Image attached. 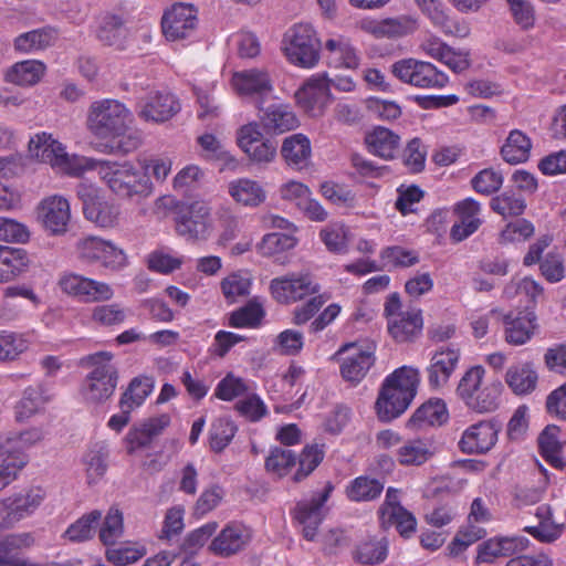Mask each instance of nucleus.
Returning <instances> with one entry per match:
<instances>
[{
  "label": "nucleus",
  "instance_id": "nucleus-1",
  "mask_svg": "<svg viewBox=\"0 0 566 566\" xmlns=\"http://www.w3.org/2000/svg\"><path fill=\"white\" fill-rule=\"evenodd\" d=\"M132 122L130 111L123 103L111 98L92 103L87 114L88 130L99 138L112 139L113 148L125 154L135 150L140 144L138 136H126Z\"/></svg>",
  "mask_w": 566,
  "mask_h": 566
},
{
  "label": "nucleus",
  "instance_id": "nucleus-2",
  "mask_svg": "<svg viewBox=\"0 0 566 566\" xmlns=\"http://www.w3.org/2000/svg\"><path fill=\"white\" fill-rule=\"evenodd\" d=\"M101 180L107 188L122 199L139 201L154 192V182L140 169L137 161H98L94 166Z\"/></svg>",
  "mask_w": 566,
  "mask_h": 566
},
{
  "label": "nucleus",
  "instance_id": "nucleus-3",
  "mask_svg": "<svg viewBox=\"0 0 566 566\" xmlns=\"http://www.w3.org/2000/svg\"><path fill=\"white\" fill-rule=\"evenodd\" d=\"M419 382L420 371L412 366H401L389 374L376 401L379 419L390 421L403 413L416 397Z\"/></svg>",
  "mask_w": 566,
  "mask_h": 566
},
{
  "label": "nucleus",
  "instance_id": "nucleus-4",
  "mask_svg": "<svg viewBox=\"0 0 566 566\" xmlns=\"http://www.w3.org/2000/svg\"><path fill=\"white\" fill-rule=\"evenodd\" d=\"M419 382L420 371L412 366H401L389 374L376 401L379 419L390 421L403 413L416 397Z\"/></svg>",
  "mask_w": 566,
  "mask_h": 566
},
{
  "label": "nucleus",
  "instance_id": "nucleus-5",
  "mask_svg": "<svg viewBox=\"0 0 566 566\" xmlns=\"http://www.w3.org/2000/svg\"><path fill=\"white\" fill-rule=\"evenodd\" d=\"M28 154L30 158L71 177H80L94 166L93 158L69 154L66 147L48 132H38L30 137Z\"/></svg>",
  "mask_w": 566,
  "mask_h": 566
},
{
  "label": "nucleus",
  "instance_id": "nucleus-6",
  "mask_svg": "<svg viewBox=\"0 0 566 566\" xmlns=\"http://www.w3.org/2000/svg\"><path fill=\"white\" fill-rule=\"evenodd\" d=\"M281 52L293 66L312 70L321 60L322 42L315 27L297 22L289 27L281 40Z\"/></svg>",
  "mask_w": 566,
  "mask_h": 566
},
{
  "label": "nucleus",
  "instance_id": "nucleus-7",
  "mask_svg": "<svg viewBox=\"0 0 566 566\" xmlns=\"http://www.w3.org/2000/svg\"><path fill=\"white\" fill-rule=\"evenodd\" d=\"M113 358V353L102 350L81 359V365L90 369L82 387V395L86 401L99 403L113 396L118 382V371Z\"/></svg>",
  "mask_w": 566,
  "mask_h": 566
},
{
  "label": "nucleus",
  "instance_id": "nucleus-8",
  "mask_svg": "<svg viewBox=\"0 0 566 566\" xmlns=\"http://www.w3.org/2000/svg\"><path fill=\"white\" fill-rule=\"evenodd\" d=\"M485 369L481 365L468 368L459 380L457 395L470 409L479 412H492L500 405L502 384L485 382Z\"/></svg>",
  "mask_w": 566,
  "mask_h": 566
},
{
  "label": "nucleus",
  "instance_id": "nucleus-9",
  "mask_svg": "<svg viewBox=\"0 0 566 566\" xmlns=\"http://www.w3.org/2000/svg\"><path fill=\"white\" fill-rule=\"evenodd\" d=\"M76 258L85 264H97L101 268L118 272L127 266L125 251L113 241L96 235L80 238L75 243Z\"/></svg>",
  "mask_w": 566,
  "mask_h": 566
},
{
  "label": "nucleus",
  "instance_id": "nucleus-10",
  "mask_svg": "<svg viewBox=\"0 0 566 566\" xmlns=\"http://www.w3.org/2000/svg\"><path fill=\"white\" fill-rule=\"evenodd\" d=\"M376 344L360 340L343 345L334 355L339 363L342 378L353 386L359 384L375 364Z\"/></svg>",
  "mask_w": 566,
  "mask_h": 566
},
{
  "label": "nucleus",
  "instance_id": "nucleus-11",
  "mask_svg": "<svg viewBox=\"0 0 566 566\" xmlns=\"http://www.w3.org/2000/svg\"><path fill=\"white\" fill-rule=\"evenodd\" d=\"M57 286L63 294L82 303H104L115 295L114 289L107 282L73 271L62 272Z\"/></svg>",
  "mask_w": 566,
  "mask_h": 566
},
{
  "label": "nucleus",
  "instance_id": "nucleus-12",
  "mask_svg": "<svg viewBox=\"0 0 566 566\" xmlns=\"http://www.w3.org/2000/svg\"><path fill=\"white\" fill-rule=\"evenodd\" d=\"M391 73L400 82L423 90L443 88L449 77L432 63L417 59H401L391 65Z\"/></svg>",
  "mask_w": 566,
  "mask_h": 566
},
{
  "label": "nucleus",
  "instance_id": "nucleus-13",
  "mask_svg": "<svg viewBox=\"0 0 566 566\" xmlns=\"http://www.w3.org/2000/svg\"><path fill=\"white\" fill-rule=\"evenodd\" d=\"M40 486L23 489L0 502V528H9L33 515L45 500Z\"/></svg>",
  "mask_w": 566,
  "mask_h": 566
},
{
  "label": "nucleus",
  "instance_id": "nucleus-14",
  "mask_svg": "<svg viewBox=\"0 0 566 566\" xmlns=\"http://www.w3.org/2000/svg\"><path fill=\"white\" fill-rule=\"evenodd\" d=\"M270 294L280 304H293L319 292L321 286L307 272H291L271 280Z\"/></svg>",
  "mask_w": 566,
  "mask_h": 566
},
{
  "label": "nucleus",
  "instance_id": "nucleus-15",
  "mask_svg": "<svg viewBox=\"0 0 566 566\" xmlns=\"http://www.w3.org/2000/svg\"><path fill=\"white\" fill-rule=\"evenodd\" d=\"M76 193L83 202V212L88 221L104 229L114 228L118 224L119 206L99 197L97 187L81 182L76 187Z\"/></svg>",
  "mask_w": 566,
  "mask_h": 566
},
{
  "label": "nucleus",
  "instance_id": "nucleus-16",
  "mask_svg": "<svg viewBox=\"0 0 566 566\" xmlns=\"http://www.w3.org/2000/svg\"><path fill=\"white\" fill-rule=\"evenodd\" d=\"M211 208L205 201H192L177 218V232L192 241H207L213 233Z\"/></svg>",
  "mask_w": 566,
  "mask_h": 566
},
{
  "label": "nucleus",
  "instance_id": "nucleus-17",
  "mask_svg": "<svg viewBox=\"0 0 566 566\" xmlns=\"http://www.w3.org/2000/svg\"><path fill=\"white\" fill-rule=\"evenodd\" d=\"M297 105L310 116L319 117L333 99L328 76L325 73L312 75L296 92Z\"/></svg>",
  "mask_w": 566,
  "mask_h": 566
},
{
  "label": "nucleus",
  "instance_id": "nucleus-18",
  "mask_svg": "<svg viewBox=\"0 0 566 566\" xmlns=\"http://www.w3.org/2000/svg\"><path fill=\"white\" fill-rule=\"evenodd\" d=\"M198 27V10L190 3H175L161 19V28L168 41H180L195 35Z\"/></svg>",
  "mask_w": 566,
  "mask_h": 566
},
{
  "label": "nucleus",
  "instance_id": "nucleus-19",
  "mask_svg": "<svg viewBox=\"0 0 566 566\" xmlns=\"http://www.w3.org/2000/svg\"><path fill=\"white\" fill-rule=\"evenodd\" d=\"M36 218L51 234H64L71 220L69 200L60 195L43 198L36 207Z\"/></svg>",
  "mask_w": 566,
  "mask_h": 566
},
{
  "label": "nucleus",
  "instance_id": "nucleus-20",
  "mask_svg": "<svg viewBox=\"0 0 566 566\" xmlns=\"http://www.w3.org/2000/svg\"><path fill=\"white\" fill-rule=\"evenodd\" d=\"M230 84L241 97L263 99L274 91L272 77L266 69L252 67L234 72Z\"/></svg>",
  "mask_w": 566,
  "mask_h": 566
},
{
  "label": "nucleus",
  "instance_id": "nucleus-21",
  "mask_svg": "<svg viewBox=\"0 0 566 566\" xmlns=\"http://www.w3.org/2000/svg\"><path fill=\"white\" fill-rule=\"evenodd\" d=\"M333 485L327 483L324 489L308 501H302L295 509V520L301 526L302 534L307 541H314L323 521L324 505L331 496Z\"/></svg>",
  "mask_w": 566,
  "mask_h": 566
},
{
  "label": "nucleus",
  "instance_id": "nucleus-22",
  "mask_svg": "<svg viewBox=\"0 0 566 566\" xmlns=\"http://www.w3.org/2000/svg\"><path fill=\"white\" fill-rule=\"evenodd\" d=\"M180 111V103L170 92L156 91L148 93L138 103V116L153 123H164Z\"/></svg>",
  "mask_w": 566,
  "mask_h": 566
},
{
  "label": "nucleus",
  "instance_id": "nucleus-23",
  "mask_svg": "<svg viewBox=\"0 0 566 566\" xmlns=\"http://www.w3.org/2000/svg\"><path fill=\"white\" fill-rule=\"evenodd\" d=\"M499 431L492 421L482 420L473 423L463 431L459 448L467 454H484L495 446Z\"/></svg>",
  "mask_w": 566,
  "mask_h": 566
},
{
  "label": "nucleus",
  "instance_id": "nucleus-24",
  "mask_svg": "<svg viewBox=\"0 0 566 566\" xmlns=\"http://www.w3.org/2000/svg\"><path fill=\"white\" fill-rule=\"evenodd\" d=\"M501 322L504 324V338L513 346L528 343L538 327L534 310L521 311L516 314L502 312Z\"/></svg>",
  "mask_w": 566,
  "mask_h": 566
},
{
  "label": "nucleus",
  "instance_id": "nucleus-25",
  "mask_svg": "<svg viewBox=\"0 0 566 566\" xmlns=\"http://www.w3.org/2000/svg\"><path fill=\"white\" fill-rule=\"evenodd\" d=\"M460 350L455 347H441L430 357L427 367L428 382L433 389L444 387L460 361Z\"/></svg>",
  "mask_w": 566,
  "mask_h": 566
},
{
  "label": "nucleus",
  "instance_id": "nucleus-26",
  "mask_svg": "<svg viewBox=\"0 0 566 566\" xmlns=\"http://www.w3.org/2000/svg\"><path fill=\"white\" fill-rule=\"evenodd\" d=\"M458 221L451 227L450 238L461 242L472 235L482 224L481 205L473 198L458 201L453 207Z\"/></svg>",
  "mask_w": 566,
  "mask_h": 566
},
{
  "label": "nucleus",
  "instance_id": "nucleus-27",
  "mask_svg": "<svg viewBox=\"0 0 566 566\" xmlns=\"http://www.w3.org/2000/svg\"><path fill=\"white\" fill-rule=\"evenodd\" d=\"M530 539L525 536H496L478 547L476 562L492 563L499 557H506L527 549Z\"/></svg>",
  "mask_w": 566,
  "mask_h": 566
},
{
  "label": "nucleus",
  "instance_id": "nucleus-28",
  "mask_svg": "<svg viewBox=\"0 0 566 566\" xmlns=\"http://www.w3.org/2000/svg\"><path fill=\"white\" fill-rule=\"evenodd\" d=\"M358 28L376 39L398 38L412 32L415 22L406 17L382 20L364 18L358 22Z\"/></svg>",
  "mask_w": 566,
  "mask_h": 566
},
{
  "label": "nucleus",
  "instance_id": "nucleus-29",
  "mask_svg": "<svg viewBox=\"0 0 566 566\" xmlns=\"http://www.w3.org/2000/svg\"><path fill=\"white\" fill-rule=\"evenodd\" d=\"M281 156L290 168L297 171L306 169L312 161L310 138L301 133L285 137L281 146Z\"/></svg>",
  "mask_w": 566,
  "mask_h": 566
},
{
  "label": "nucleus",
  "instance_id": "nucleus-30",
  "mask_svg": "<svg viewBox=\"0 0 566 566\" xmlns=\"http://www.w3.org/2000/svg\"><path fill=\"white\" fill-rule=\"evenodd\" d=\"M32 533L11 534L0 539V566H38L20 553L19 549L34 545Z\"/></svg>",
  "mask_w": 566,
  "mask_h": 566
},
{
  "label": "nucleus",
  "instance_id": "nucleus-31",
  "mask_svg": "<svg viewBox=\"0 0 566 566\" xmlns=\"http://www.w3.org/2000/svg\"><path fill=\"white\" fill-rule=\"evenodd\" d=\"M228 193L235 203L247 208H256L266 200L263 186L245 177L231 180L228 184Z\"/></svg>",
  "mask_w": 566,
  "mask_h": 566
},
{
  "label": "nucleus",
  "instance_id": "nucleus-32",
  "mask_svg": "<svg viewBox=\"0 0 566 566\" xmlns=\"http://www.w3.org/2000/svg\"><path fill=\"white\" fill-rule=\"evenodd\" d=\"M324 49L331 64L335 67L355 70L360 64V56L357 49L349 39L336 35L326 40Z\"/></svg>",
  "mask_w": 566,
  "mask_h": 566
},
{
  "label": "nucleus",
  "instance_id": "nucleus-33",
  "mask_svg": "<svg viewBox=\"0 0 566 566\" xmlns=\"http://www.w3.org/2000/svg\"><path fill=\"white\" fill-rule=\"evenodd\" d=\"M94 33L105 45L114 46L117 50L126 48L127 30L116 15L104 14L98 17L95 21Z\"/></svg>",
  "mask_w": 566,
  "mask_h": 566
},
{
  "label": "nucleus",
  "instance_id": "nucleus-34",
  "mask_svg": "<svg viewBox=\"0 0 566 566\" xmlns=\"http://www.w3.org/2000/svg\"><path fill=\"white\" fill-rule=\"evenodd\" d=\"M30 258L25 250L0 245V283L14 280L28 270Z\"/></svg>",
  "mask_w": 566,
  "mask_h": 566
},
{
  "label": "nucleus",
  "instance_id": "nucleus-35",
  "mask_svg": "<svg viewBox=\"0 0 566 566\" xmlns=\"http://www.w3.org/2000/svg\"><path fill=\"white\" fill-rule=\"evenodd\" d=\"M423 319L419 308L405 311L402 316L390 318L388 332L399 343L412 340L420 335Z\"/></svg>",
  "mask_w": 566,
  "mask_h": 566
},
{
  "label": "nucleus",
  "instance_id": "nucleus-36",
  "mask_svg": "<svg viewBox=\"0 0 566 566\" xmlns=\"http://www.w3.org/2000/svg\"><path fill=\"white\" fill-rule=\"evenodd\" d=\"M46 66L39 60H24L11 65L4 75L7 82L19 86H33L44 76Z\"/></svg>",
  "mask_w": 566,
  "mask_h": 566
},
{
  "label": "nucleus",
  "instance_id": "nucleus-37",
  "mask_svg": "<svg viewBox=\"0 0 566 566\" xmlns=\"http://www.w3.org/2000/svg\"><path fill=\"white\" fill-rule=\"evenodd\" d=\"M537 373L527 361L511 365L505 374L509 388L518 396L532 392L537 385Z\"/></svg>",
  "mask_w": 566,
  "mask_h": 566
},
{
  "label": "nucleus",
  "instance_id": "nucleus-38",
  "mask_svg": "<svg viewBox=\"0 0 566 566\" xmlns=\"http://www.w3.org/2000/svg\"><path fill=\"white\" fill-rule=\"evenodd\" d=\"M368 150L384 159H391L399 149L400 137L392 130L377 126L365 137Z\"/></svg>",
  "mask_w": 566,
  "mask_h": 566
},
{
  "label": "nucleus",
  "instance_id": "nucleus-39",
  "mask_svg": "<svg viewBox=\"0 0 566 566\" xmlns=\"http://www.w3.org/2000/svg\"><path fill=\"white\" fill-rule=\"evenodd\" d=\"M57 36V30L52 27L32 30L14 39V49L23 54H32L53 45Z\"/></svg>",
  "mask_w": 566,
  "mask_h": 566
},
{
  "label": "nucleus",
  "instance_id": "nucleus-40",
  "mask_svg": "<svg viewBox=\"0 0 566 566\" xmlns=\"http://www.w3.org/2000/svg\"><path fill=\"white\" fill-rule=\"evenodd\" d=\"M249 541V533L239 525H229L211 542L210 549L219 556L238 553Z\"/></svg>",
  "mask_w": 566,
  "mask_h": 566
},
{
  "label": "nucleus",
  "instance_id": "nucleus-41",
  "mask_svg": "<svg viewBox=\"0 0 566 566\" xmlns=\"http://www.w3.org/2000/svg\"><path fill=\"white\" fill-rule=\"evenodd\" d=\"M531 138L524 132L513 129L501 147V156L504 161L516 165L525 163L531 156Z\"/></svg>",
  "mask_w": 566,
  "mask_h": 566
},
{
  "label": "nucleus",
  "instance_id": "nucleus-42",
  "mask_svg": "<svg viewBox=\"0 0 566 566\" xmlns=\"http://www.w3.org/2000/svg\"><path fill=\"white\" fill-rule=\"evenodd\" d=\"M389 544L386 537H368L360 541L355 551L354 559L361 565H378L386 560Z\"/></svg>",
  "mask_w": 566,
  "mask_h": 566
},
{
  "label": "nucleus",
  "instance_id": "nucleus-43",
  "mask_svg": "<svg viewBox=\"0 0 566 566\" xmlns=\"http://www.w3.org/2000/svg\"><path fill=\"white\" fill-rule=\"evenodd\" d=\"M559 427L549 424L538 437V447L542 457L556 469H563L565 467V461L562 455L563 444L559 440Z\"/></svg>",
  "mask_w": 566,
  "mask_h": 566
},
{
  "label": "nucleus",
  "instance_id": "nucleus-44",
  "mask_svg": "<svg viewBox=\"0 0 566 566\" xmlns=\"http://www.w3.org/2000/svg\"><path fill=\"white\" fill-rule=\"evenodd\" d=\"M503 296L507 300L521 297V300L532 305L530 310H534L538 300L544 296V287L528 276L518 280L512 279L505 285Z\"/></svg>",
  "mask_w": 566,
  "mask_h": 566
},
{
  "label": "nucleus",
  "instance_id": "nucleus-45",
  "mask_svg": "<svg viewBox=\"0 0 566 566\" xmlns=\"http://www.w3.org/2000/svg\"><path fill=\"white\" fill-rule=\"evenodd\" d=\"M434 453L432 444L427 440L413 439L403 442L396 451L397 461L401 465H421Z\"/></svg>",
  "mask_w": 566,
  "mask_h": 566
},
{
  "label": "nucleus",
  "instance_id": "nucleus-46",
  "mask_svg": "<svg viewBox=\"0 0 566 566\" xmlns=\"http://www.w3.org/2000/svg\"><path fill=\"white\" fill-rule=\"evenodd\" d=\"M154 390V379L148 376H138L130 380L127 389L122 394L119 408L135 410L139 408Z\"/></svg>",
  "mask_w": 566,
  "mask_h": 566
},
{
  "label": "nucleus",
  "instance_id": "nucleus-47",
  "mask_svg": "<svg viewBox=\"0 0 566 566\" xmlns=\"http://www.w3.org/2000/svg\"><path fill=\"white\" fill-rule=\"evenodd\" d=\"M255 389L253 381L228 373L216 386L213 396L222 401H232L237 398H243L249 391Z\"/></svg>",
  "mask_w": 566,
  "mask_h": 566
},
{
  "label": "nucleus",
  "instance_id": "nucleus-48",
  "mask_svg": "<svg viewBox=\"0 0 566 566\" xmlns=\"http://www.w3.org/2000/svg\"><path fill=\"white\" fill-rule=\"evenodd\" d=\"M29 455L22 451L10 452L0 446V491L11 484L28 464Z\"/></svg>",
  "mask_w": 566,
  "mask_h": 566
},
{
  "label": "nucleus",
  "instance_id": "nucleus-49",
  "mask_svg": "<svg viewBox=\"0 0 566 566\" xmlns=\"http://www.w3.org/2000/svg\"><path fill=\"white\" fill-rule=\"evenodd\" d=\"M140 169L156 182H164L170 175L174 158L168 154L143 155L137 158Z\"/></svg>",
  "mask_w": 566,
  "mask_h": 566
},
{
  "label": "nucleus",
  "instance_id": "nucleus-50",
  "mask_svg": "<svg viewBox=\"0 0 566 566\" xmlns=\"http://www.w3.org/2000/svg\"><path fill=\"white\" fill-rule=\"evenodd\" d=\"M263 122L265 127L275 133L295 129L300 124L291 107L282 104L270 106L263 116Z\"/></svg>",
  "mask_w": 566,
  "mask_h": 566
},
{
  "label": "nucleus",
  "instance_id": "nucleus-51",
  "mask_svg": "<svg viewBox=\"0 0 566 566\" xmlns=\"http://www.w3.org/2000/svg\"><path fill=\"white\" fill-rule=\"evenodd\" d=\"M201 156L208 160L222 161L224 167H235L237 159L227 150L224 144L213 134L206 133L197 138Z\"/></svg>",
  "mask_w": 566,
  "mask_h": 566
},
{
  "label": "nucleus",
  "instance_id": "nucleus-52",
  "mask_svg": "<svg viewBox=\"0 0 566 566\" xmlns=\"http://www.w3.org/2000/svg\"><path fill=\"white\" fill-rule=\"evenodd\" d=\"M252 285V276L248 271L239 270L230 273L220 282L221 292L229 303L247 296Z\"/></svg>",
  "mask_w": 566,
  "mask_h": 566
},
{
  "label": "nucleus",
  "instance_id": "nucleus-53",
  "mask_svg": "<svg viewBox=\"0 0 566 566\" xmlns=\"http://www.w3.org/2000/svg\"><path fill=\"white\" fill-rule=\"evenodd\" d=\"M235 423L228 417L217 418L210 426L208 440L213 452L223 451L237 433Z\"/></svg>",
  "mask_w": 566,
  "mask_h": 566
},
{
  "label": "nucleus",
  "instance_id": "nucleus-54",
  "mask_svg": "<svg viewBox=\"0 0 566 566\" xmlns=\"http://www.w3.org/2000/svg\"><path fill=\"white\" fill-rule=\"evenodd\" d=\"M107 457L108 450L104 443H95L87 450L83 463L90 483H94L104 476L107 470Z\"/></svg>",
  "mask_w": 566,
  "mask_h": 566
},
{
  "label": "nucleus",
  "instance_id": "nucleus-55",
  "mask_svg": "<svg viewBox=\"0 0 566 566\" xmlns=\"http://www.w3.org/2000/svg\"><path fill=\"white\" fill-rule=\"evenodd\" d=\"M101 518L102 513L98 510L84 514L66 528L64 537L71 542H84L91 539L96 532V527Z\"/></svg>",
  "mask_w": 566,
  "mask_h": 566
},
{
  "label": "nucleus",
  "instance_id": "nucleus-56",
  "mask_svg": "<svg viewBox=\"0 0 566 566\" xmlns=\"http://www.w3.org/2000/svg\"><path fill=\"white\" fill-rule=\"evenodd\" d=\"M319 238L328 251L346 253L350 241V231L344 223L333 222L321 230Z\"/></svg>",
  "mask_w": 566,
  "mask_h": 566
},
{
  "label": "nucleus",
  "instance_id": "nucleus-57",
  "mask_svg": "<svg viewBox=\"0 0 566 566\" xmlns=\"http://www.w3.org/2000/svg\"><path fill=\"white\" fill-rule=\"evenodd\" d=\"M448 419V410L442 399H430L413 413L411 421L418 426H440Z\"/></svg>",
  "mask_w": 566,
  "mask_h": 566
},
{
  "label": "nucleus",
  "instance_id": "nucleus-58",
  "mask_svg": "<svg viewBox=\"0 0 566 566\" xmlns=\"http://www.w3.org/2000/svg\"><path fill=\"white\" fill-rule=\"evenodd\" d=\"M126 318V310L118 303L101 304L91 310V322L101 327L119 326Z\"/></svg>",
  "mask_w": 566,
  "mask_h": 566
},
{
  "label": "nucleus",
  "instance_id": "nucleus-59",
  "mask_svg": "<svg viewBox=\"0 0 566 566\" xmlns=\"http://www.w3.org/2000/svg\"><path fill=\"white\" fill-rule=\"evenodd\" d=\"M382 490L384 485L378 480L361 475L347 485L346 494L354 502H365L378 497Z\"/></svg>",
  "mask_w": 566,
  "mask_h": 566
},
{
  "label": "nucleus",
  "instance_id": "nucleus-60",
  "mask_svg": "<svg viewBox=\"0 0 566 566\" xmlns=\"http://www.w3.org/2000/svg\"><path fill=\"white\" fill-rule=\"evenodd\" d=\"M46 433V430L42 427H32L8 437L1 446L12 453L17 451L27 453L28 449L41 444Z\"/></svg>",
  "mask_w": 566,
  "mask_h": 566
},
{
  "label": "nucleus",
  "instance_id": "nucleus-61",
  "mask_svg": "<svg viewBox=\"0 0 566 566\" xmlns=\"http://www.w3.org/2000/svg\"><path fill=\"white\" fill-rule=\"evenodd\" d=\"M264 315L263 304L258 298H253L230 315L229 324L237 328L256 327Z\"/></svg>",
  "mask_w": 566,
  "mask_h": 566
},
{
  "label": "nucleus",
  "instance_id": "nucleus-62",
  "mask_svg": "<svg viewBox=\"0 0 566 566\" xmlns=\"http://www.w3.org/2000/svg\"><path fill=\"white\" fill-rule=\"evenodd\" d=\"M184 262L182 255L166 249L155 250L147 258L148 269L164 275L179 270Z\"/></svg>",
  "mask_w": 566,
  "mask_h": 566
},
{
  "label": "nucleus",
  "instance_id": "nucleus-63",
  "mask_svg": "<svg viewBox=\"0 0 566 566\" xmlns=\"http://www.w3.org/2000/svg\"><path fill=\"white\" fill-rule=\"evenodd\" d=\"M304 335L294 328H287L279 333L272 343L275 353L283 356H296L304 347Z\"/></svg>",
  "mask_w": 566,
  "mask_h": 566
},
{
  "label": "nucleus",
  "instance_id": "nucleus-64",
  "mask_svg": "<svg viewBox=\"0 0 566 566\" xmlns=\"http://www.w3.org/2000/svg\"><path fill=\"white\" fill-rule=\"evenodd\" d=\"M296 239L289 233L272 232L265 234L256 249L263 256H275L284 251L291 250L296 245Z\"/></svg>",
  "mask_w": 566,
  "mask_h": 566
}]
</instances>
